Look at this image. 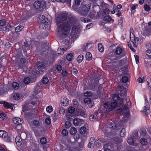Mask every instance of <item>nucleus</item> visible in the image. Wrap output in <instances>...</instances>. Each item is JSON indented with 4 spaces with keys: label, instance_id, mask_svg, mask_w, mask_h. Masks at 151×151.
I'll use <instances>...</instances> for the list:
<instances>
[{
    "label": "nucleus",
    "instance_id": "nucleus-30",
    "mask_svg": "<svg viewBox=\"0 0 151 151\" xmlns=\"http://www.w3.org/2000/svg\"><path fill=\"white\" fill-rule=\"evenodd\" d=\"M86 58L88 60H91L92 58L91 54L89 52H87L86 55Z\"/></svg>",
    "mask_w": 151,
    "mask_h": 151
},
{
    "label": "nucleus",
    "instance_id": "nucleus-3",
    "mask_svg": "<svg viewBox=\"0 0 151 151\" xmlns=\"http://www.w3.org/2000/svg\"><path fill=\"white\" fill-rule=\"evenodd\" d=\"M126 55L124 49L121 47L117 46L115 49L109 54V56L112 58L113 60H117L124 56Z\"/></svg>",
    "mask_w": 151,
    "mask_h": 151
},
{
    "label": "nucleus",
    "instance_id": "nucleus-21",
    "mask_svg": "<svg viewBox=\"0 0 151 151\" xmlns=\"http://www.w3.org/2000/svg\"><path fill=\"white\" fill-rule=\"evenodd\" d=\"M81 2L80 0H75V2L72 6V8L76 9L80 5Z\"/></svg>",
    "mask_w": 151,
    "mask_h": 151
},
{
    "label": "nucleus",
    "instance_id": "nucleus-49",
    "mask_svg": "<svg viewBox=\"0 0 151 151\" xmlns=\"http://www.w3.org/2000/svg\"><path fill=\"white\" fill-rule=\"evenodd\" d=\"M33 124L36 127H38L40 125V123L38 120H34L33 122Z\"/></svg>",
    "mask_w": 151,
    "mask_h": 151
},
{
    "label": "nucleus",
    "instance_id": "nucleus-8",
    "mask_svg": "<svg viewBox=\"0 0 151 151\" xmlns=\"http://www.w3.org/2000/svg\"><path fill=\"white\" fill-rule=\"evenodd\" d=\"M37 18L39 19L38 20V22H40L41 23L45 25H47L48 23V19L45 17L43 15H40L38 16Z\"/></svg>",
    "mask_w": 151,
    "mask_h": 151
},
{
    "label": "nucleus",
    "instance_id": "nucleus-58",
    "mask_svg": "<svg viewBox=\"0 0 151 151\" xmlns=\"http://www.w3.org/2000/svg\"><path fill=\"white\" fill-rule=\"evenodd\" d=\"M146 54L149 58H151V50H148L146 52Z\"/></svg>",
    "mask_w": 151,
    "mask_h": 151
},
{
    "label": "nucleus",
    "instance_id": "nucleus-17",
    "mask_svg": "<svg viewBox=\"0 0 151 151\" xmlns=\"http://www.w3.org/2000/svg\"><path fill=\"white\" fill-rule=\"evenodd\" d=\"M15 141L17 145L18 146L21 145L22 143V139L19 136L16 137L15 139Z\"/></svg>",
    "mask_w": 151,
    "mask_h": 151
},
{
    "label": "nucleus",
    "instance_id": "nucleus-24",
    "mask_svg": "<svg viewBox=\"0 0 151 151\" xmlns=\"http://www.w3.org/2000/svg\"><path fill=\"white\" fill-rule=\"evenodd\" d=\"M67 49L61 47L59 48L57 51V53L58 54L62 55L63 54L64 52Z\"/></svg>",
    "mask_w": 151,
    "mask_h": 151
},
{
    "label": "nucleus",
    "instance_id": "nucleus-25",
    "mask_svg": "<svg viewBox=\"0 0 151 151\" xmlns=\"http://www.w3.org/2000/svg\"><path fill=\"white\" fill-rule=\"evenodd\" d=\"M148 103L146 104V105L144 107L143 111L146 114H147L149 113L150 111L149 110V105H148Z\"/></svg>",
    "mask_w": 151,
    "mask_h": 151
},
{
    "label": "nucleus",
    "instance_id": "nucleus-41",
    "mask_svg": "<svg viewBox=\"0 0 151 151\" xmlns=\"http://www.w3.org/2000/svg\"><path fill=\"white\" fill-rule=\"evenodd\" d=\"M24 27L22 26H19L17 27L15 29L16 32H18L20 31Z\"/></svg>",
    "mask_w": 151,
    "mask_h": 151
},
{
    "label": "nucleus",
    "instance_id": "nucleus-39",
    "mask_svg": "<svg viewBox=\"0 0 151 151\" xmlns=\"http://www.w3.org/2000/svg\"><path fill=\"white\" fill-rule=\"evenodd\" d=\"M12 86L13 88L15 89H17L19 88V85L18 83L16 82H14L12 83Z\"/></svg>",
    "mask_w": 151,
    "mask_h": 151
},
{
    "label": "nucleus",
    "instance_id": "nucleus-14",
    "mask_svg": "<svg viewBox=\"0 0 151 151\" xmlns=\"http://www.w3.org/2000/svg\"><path fill=\"white\" fill-rule=\"evenodd\" d=\"M108 5V4H106L104 2H102V4L100 5L103 8V12L104 14H109L110 12L109 9L108 8L106 7Z\"/></svg>",
    "mask_w": 151,
    "mask_h": 151
},
{
    "label": "nucleus",
    "instance_id": "nucleus-19",
    "mask_svg": "<svg viewBox=\"0 0 151 151\" xmlns=\"http://www.w3.org/2000/svg\"><path fill=\"white\" fill-rule=\"evenodd\" d=\"M0 104H3L4 106L6 108H10L12 105V104H10L4 101H0Z\"/></svg>",
    "mask_w": 151,
    "mask_h": 151
},
{
    "label": "nucleus",
    "instance_id": "nucleus-11",
    "mask_svg": "<svg viewBox=\"0 0 151 151\" xmlns=\"http://www.w3.org/2000/svg\"><path fill=\"white\" fill-rule=\"evenodd\" d=\"M87 125L85 124L84 126L80 129V132L81 134H84L85 136L87 135L88 132V129L87 128Z\"/></svg>",
    "mask_w": 151,
    "mask_h": 151
},
{
    "label": "nucleus",
    "instance_id": "nucleus-20",
    "mask_svg": "<svg viewBox=\"0 0 151 151\" xmlns=\"http://www.w3.org/2000/svg\"><path fill=\"white\" fill-rule=\"evenodd\" d=\"M61 102L63 106H67L69 104V100L66 98L62 99L61 101Z\"/></svg>",
    "mask_w": 151,
    "mask_h": 151
},
{
    "label": "nucleus",
    "instance_id": "nucleus-64",
    "mask_svg": "<svg viewBox=\"0 0 151 151\" xmlns=\"http://www.w3.org/2000/svg\"><path fill=\"white\" fill-rule=\"evenodd\" d=\"M126 61V60L124 59L121 60L119 61V63L121 65H124Z\"/></svg>",
    "mask_w": 151,
    "mask_h": 151
},
{
    "label": "nucleus",
    "instance_id": "nucleus-9",
    "mask_svg": "<svg viewBox=\"0 0 151 151\" xmlns=\"http://www.w3.org/2000/svg\"><path fill=\"white\" fill-rule=\"evenodd\" d=\"M44 2L42 1H36L34 3L33 6L35 8L39 9L44 5Z\"/></svg>",
    "mask_w": 151,
    "mask_h": 151
},
{
    "label": "nucleus",
    "instance_id": "nucleus-22",
    "mask_svg": "<svg viewBox=\"0 0 151 151\" xmlns=\"http://www.w3.org/2000/svg\"><path fill=\"white\" fill-rule=\"evenodd\" d=\"M12 27L9 25H8L5 27H2L3 31H4L8 32L12 30Z\"/></svg>",
    "mask_w": 151,
    "mask_h": 151
},
{
    "label": "nucleus",
    "instance_id": "nucleus-45",
    "mask_svg": "<svg viewBox=\"0 0 151 151\" xmlns=\"http://www.w3.org/2000/svg\"><path fill=\"white\" fill-rule=\"evenodd\" d=\"M111 18L109 16H105L104 18V20L106 22H110L111 19Z\"/></svg>",
    "mask_w": 151,
    "mask_h": 151
},
{
    "label": "nucleus",
    "instance_id": "nucleus-32",
    "mask_svg": "<svg viewBox=\"0 0 151 151\" xmlns=\"http://www.w3.org/2000/svg\"><path fill=\"white\" fill-rule=\"evenodd\" d=\"M66 58L68 60L71 61L73 59L74 56L72 54L70 53L67 55Z\"/></svg>",
    "mask_w": 151,
    "mask_h": 151
},
{
    "label": "nucleus",
    "instance_id": "nucleus-53",
    "mask_svg": "<svg viewBox=\"0 0 151 151\" xmlns=\"http://www.w3.org/2000/svg\"><path fill=\"white\" fill-rule=\"evenodd\" d=\"M44 67L43 64L42 62H39L37 64V68H42Z\"/></svg>",
    "mask_w": 151,
    "mask_h": 151
},
{
    "label": "nucleus",
    "instance_id": "nucleus-43",
    "mask_svg": "<svg viewBox=\"0 0 151 151\" xmlns=\"http://www.w3.org/2000/svg\"><path fill=\"white\" fill-rule=\"evenodd\" d=\"M128 81V78L126 76L123 77L122 78V81L123 83H127V82Z\"/></svg>",
    "mask_w": 151,
    "mask_h": 151
},
{
    "label": "nucleus",
    "instance_id": "nucleus-31",
    "mask_svg": "<svg viewBox=\"0 0 151 151\" xmlns=\"http://www.w3.org/2000/svg\"><path fill=\"white\" fill-rule=\"evenodd\" d=\"M140 142L142 145H145L147 143V139L144 138H142L140 140Z\"/></svg>",
    "mask_w": 151,
    "mask_h": 151
},
{
    "label": "nucleus",
    "instance_id": "nucleus-36",
    "mask_svg": "<svg viewBox=\"0 0 151 151\" xmlns=\"http://www.w3.org/2000/svg\"><path fill=\"white\" fill-rule=\"evenodd\" d=\"M84 102L86 104H88L91 103V100L89 98H86L84 99Z\"/></svg>",
    "mask_w": 151,
    "mask_h": 151
},
{
    "label": "nucleus",
    "instance_id": "nucleus-7",
    "mask_svg": "<svg viewBox=\"0 0 151 151\" xmlns=\"http://www.w3.org/2000/svg\"><path fill=\"white\" fill-rule=\"evenodd\" d=\"M108 124L113 130H117L119 129V126L117 125L114 122L111 120H109L108 122Z\"/></svg>",
    "mask_w": 151,
    "mask_h": 151
},
{
    "label": "nucleus",
    "instance_id": "nucleus-12",
    "mask_svg": "<svg viewBox=\"0 0 151 151\" xmlns=\"http://www.w3.org/2000/svg\"><path fill=\"white\" fill-rule=\"evenodd\" d=\"M112 61L110 63V68L112 70L115 69L118 67V62L117 61L115 62V60H113L112 58H111Z\"/></svg>",
    "mask_w": 151,
    "mask_h": 151
},
{
    "label": "nucleus",
    "instance_id": "nucleus-59",
    "mask_svg": "<svg viewBox=\"0 0 151 151\" xmlns=\"http://www.w3.org/2000/svg\"><path fill=\"white\" fill-rule=\"evenodd\" d=\"M144 8L145 10L147 11H148L150 10V6L147 4H145V5Z\"/></svg>",
    "mask_w": 151,
    "mask_h": 151
},
{
    "label": "nucleus",
    "instance_id": "nucleus-40",
    "mask_svg": "<svg viewBox=\"0 0 151 151\" xmlns=\"http://www.w3.org/2000/svg\"><path fill=\"white\" fill-rule=\"evenodd\" d=\"M47 142L46 139L44 137H42L40 139V142L42 144H45Z\"/></svg>",
    "mask_w": 151,
    "mask_h": 151
},
{
    "label": "nucleus",
    "instance_id": "nucleus-47",
    "mask_svg": "<svg viewBox=\"0 0 151 151\" xmlns=\"http://www.w3.org/2000/svg\"><path fill=\"white\" fill-rule=\"evenodd\" d=\"M84 95L86 96H91L92 95V93L90 91H88L84 93Z\"/></svg>",
    "mask_w": 151,
    "mask_h": 151
},
{
    "label": "nucleus",
    "instance_id": "nucleus-28",
    "mask_svg": "<svg viewBox=\"0 0 151 151\" xmlns=\"http://www.w3.org/2000/svg\"><path fill=\"white\" fill-rule=\"evenodd\" d=\"M42 82V83L44 84H46L48 83L49 81V79H48L47 76L44 77L41 80Z\"/></svg>",
    "mask_w": 151,
    "mask_h": 151
},
{
    "label": "nucleus",
    "instance_id": "nucleus-52",
    "mask_svg": "<svg viewBox=\"0 0 151 151\" xmlns=\"http://www.w3.org/2000/svg\"><path fill=\"white\" fill-rule=\"evenodd\" d=\"M13 97L15 99H20V95L18 93H15L14 94Z\"/></svg>",
    "mask_w": 151,
    "mask_h": 151
},
{
    "label": "nucleus",
    "instance_id": "nucleus-4",
    "mask_svg": "<svg viewBox=\"0 0 151 151\" xmlns=\"http://www.w3.org/2000/svg\"><path fill=\"white\" fill-rule=\"evenodd\" d=\"M91 4H85L81 5L78 11V14L81 16H86L91 9Z\"/></svg>",
    "mask_w": 151,
    "mask_h": 151
},
{
    "label": "nucleus",
    "instance_id": "nucleus-16",
    "mask_svg": "<svg viewBox=\"0 0 151 151\" xmlns=\"http://www.w3.org/2000/svg\"><path fill=\"white\" fill-rule=\"evenodd\" d=\"M62 69V66L60 65H57V66L54 67L52 69L51 71L53 73L54 72V71L55 70H56L60 72L61 71Z\"/></svg>",
    "mask_w": 151,
    "mask_h": 151
},
{
    "label": "nucleus",
    "instance_id": "nucleus-6",
    "mask_svg": "<svg viewBox=\"0 0 151 151\" xmlns=\"http://www.w3.org/2000/svg\"><path fill=\"white\" fill-rule=\"evenodd\" d=\"M128 106H127L126 105H124L121 108L117 109L116 112L120 113L121 114H124L128 112Z\"/></svg>",
    "mask_w": 151,
    "mask_h": 151
},
{
    "label": "nucleus",
    "instance_id": "nucleus-33",
    "mask_svg": "<svg viewBox=\"0 0 151 151\" xmlns=\"http://www.w3.org/2000/svg\"><path fill=\"white\" fill-rule=\"evenodd\" d=\"M36 72L37 74H41L43 71V69H45L43 67L42 68H37Z\"/></svg>",
    "mask_w": 151,
    "mask_h": 151
},
{
    "label": "nucleus",
    "instance_id": "nucleus-5",
    "mask_svg": "<svg viewBox=\"0 0 151 151\" xmlns=\"http://www.w3.org/2000/svg\"><path fill=\"white\" fill-rule=\"evenodd\" d=\"M67 14L66 13H61L59 14L56 17V22L58 24H59L63 23L62 24H60L58 27L62 25L64 23H66L67 22H68L69 23V19L71 17H69V21H65L67 19Z\"/></svg>",
    "mask_w": 151,
    "mask_h": 151
},
{
    "label": "nucleus",
    "instance_id": "nucleus-42",
    "mask_svg": "<svg viewBox=\"0 0 151 151\" xmlns=\"http://www.w3.org/2000/svg\"><path fill=\"white\" fill-rule=\"evenodd\" d=\"M126 132L125 129L124 128H123L121 130L120 132V135L121 137H124L126 134Z\"/></svg>",
    "mask_w": 151,
    "mask_h": 151
},
{
    "label": "nucleus",
    "instance_id": "nucleus-55",
    "mask_svg": "<svg viewBox=\"0 0 151 151\" xmlns=\"http://www.w3.org/2000/svg\"><path fill=\"white\" fill-rule=\"evenodd\" d=\"M6 116L4 113H2L0 114V121L3 120L5 118Z\"/></svg>",
    "mask_w": 151,
    "mask_h": 151
},
{
    "label": "nucleus",
    "instance_id": "nucleus-18",
    "mask_svg": "<svg viewBox=\"0 0 151 151\" xmlns=\"http://www.w3.org/2000/svg\"><path fill=\"white\" fill-rule=\"evenodd\" d=\"M71 0H51L52 1L58 2L60 1L62 3H66L68 5V6L70 7L71 6Z\"/></svg>",
    "mask_w": 151,
    "mask_h": 151
},
{
    "label": "nucleus",
    "instance_id": "nucleus-48",
    "mask_svg": "<svg viewBox=\"0 0 151 151\" xmlns=\"http://www.w3.org/2000/svg\"><path fill=\"white\" fill-rule=\"evenodd\" d=\"M139 40V38L138 37L135 38L134 41V47H137L138 44V42Z\"/></svg>",
    "mask_w": 151,
    "mask_h": 151
},
{
    "label": "nucleus",
    "instance_id": "nucleus-26",
    "mask_svg": "<svg viewBox=\"0 0 151 151\" xmlns=\"http://www.w3.org/2000/svg\"><path fill=\"white\" fill-rule=\"evenodd\" d=\"M25 116L26 118L31 119L33 117V114L31 112H27L25 114Z\"/></svg>",
    "mask_w": 151,
    "mask_h": 151
},
{
    "label": "nucleus",
    "instance_id": "nucleus-44",
    "mask_svg": "<svg viewBox=\"0 0 151 151\" xmlns=\"http://www.w3.org/2000/svg\"><path fill=\"white\" fill-rule=\"evenodd\" d=\"M71 126V124L69 121H67L65 122V127L66 128H70Z\"/></svg>",
    "mask_w": 151,
    "mask_h": 151
},
{
    "label": "nucleus",
    "instance_id": "nucleus-27",
    "mask_svg": "<svg viewBox=\"0 0 151 151\" xmlns=\"http://www.w3.org/2000/svg\"><path fill=\"white\" fill-rule=\"evenodd\" d=\"M29 104V103L26 101L24 104L22 106V111L23 112H25L28 110V108L27 106Z\"/></svg>",
    "mask_w": 151,
    "mask_h": 151
},
{
    "label": "nucleus",
    "instance_id": "nucleus-23",
    "mask_svg": "<svg viewBox=\"0 0 151 151\" xmlns=\"http://www.w3.org/2000/svg\"><path fill=\"white\" fill-rule=\"evenodd\" d=\"M8 136V134L7 132L4 130L0 131V137L3 138H5Z\"/></svg>",
    "mask_w": 151,
    "mask_h": 151
},
{
    "label": "nucleus",
    "instance_id": "nucleus-10",
    "mask_svg": "<svg viewBox=\"0 0 151 151\" xmlns=\"http://www.w3.org/2000/svg\"><path fill=\"white\" fill-rule=\"evenodd\" d=\"M12 120L14 124L18 125H21L24 122V121L22 119L18 117L13 118Z\"/></svg>",
    "mask_w": 151,
    "mask_h": 151
},
{
    "label": "nucleus",
    "instance_id": "nucleus-1",
    "mask_svg": "<svg viewBox=\"0 0 151 151\" xmlns=\"http://www.w3.org/2000/svg\"><path fill=\"white\" fill-rule=\"evenodd\" d=\"M75 17H71L69 19V23L68 22L64 23L57 28L58 37L60 39H63L67 37L69 32V28L73 26L72 31L74 32H78L80 30L81 26L77 23Z\"/></svg>",
    "mask_w": 151,
    "mask_h": 151
},
{
    "label": "nucleus",
    "instance_id": "nucleus-2",
    "mask_svg": "<svg viewBox=\"0 0 151 151\" xmlns=\"http://www.w3.org/2000/svg\"><path fill=\"white\" fill-rule=\"evenodd\" d=\"M112 98L114 101L111 104L110 106H108L107 103H106L104 106V108H106V111L105 112V114H107L108 113L116 108L118 105H122L123 103V100L121 99L116 94H114Z\"/></svg>",
    "mask_w": 151,
    "mask_h": 151
},
{
    "label": "nucleus",
    "instance_id": "nucleus-63",
    "mask_svg": "<svg viewBox=\"0 0 151 151\" xmlns=\"http://www.w3.org/2000/svg\"><path fill=\"white\" fill-rule=\"evenodd\" d=\"M65 110L64 108L62 107L60 108L59 113L60 114H63L65 112Z\"/></svg>",
    "mask_w": 151,
    "mask_h": 151
},
{
    "label": "nucleus",
    "instance_id": "nucleus-15",
    "mask_svg": "<svg viewBox=\"0 0 151 151\" xmlns=\"http://www.w3.org/2000/svg\"><path fill=\"white\" fill-rule=\"evenodd\" d=\"M142 34L144 36H148L151 35V31H149L148 27H145L143 29Z\"/></svg>",
    "mask_w": 151,
    "mask_h": 151
},
{
    "label": "nucleus",
    "instance_id": "nucleus-62",
    "mask_svg": "<svg viewBox=\"0 0 151 151\" xmlns=\"http://www.w3.org/2000/svg\"><path fill=\"white\" fill-rule=\"evenodd\" d=\"M127 44L128 45L130 49L133 52H135V50L132 47V45L129 43V42H128Z\"/></svg>",
    "mask_w": 151,
    "mask_h": 151
},
{
    "label": "nucleus",
    "instance_id": "nucleus-34",
    "mask_svg": "<svg viewBox=\"0 0 151 151\" xmlns=\"http://www.w3.org/2000/svg\"><path fill=\"white\" fill-rule=\"evenodd\" d=\"M23 81L26 84H28L30 83V78L29 77H25Z\"/></svg>",
    "mask_w": 151,
    "mask_h": 151
},
{
    "label": "nucleus",
    "instance_id": "nucleus-29",
    "mask_svg": "<svg viewBox=\"0 0 151 151\" xmlns=\"http://www.w3.org/2000/svg\"><path fill=\"white\" fill-rule=\"evenodd\" d=\"M90 45V43H86L84 44L83 47H82V50L86 52L88 51V46Z\"/></svg>",
    "mask_w": 151,
    "mask_h": 151
},
{
    "label": "nucleus",
    "instance_id": "nucleus-37",
    "mask_svg": "<svg viewBox=\"0 0 151 151\" xmlns=\"http://www.w3.org/2000/svg\"><path fill=\"white\" fill-rule=\"evenodd\" d=\"M83 59V56L82 55H81L78 56L77 58V60L78 63L81 62Z\"/></svg>",
    "mask_w": 151,
    "mask_h": 151
},
{
    "label": "nucleus",
    "instance_id": "nucleus-38",
    "mask_svg": "<svg viewBox=\"0 0 151 151\" xmlns=\"http://www.w3.org/2000/svg\"><path fill=\"white\" fill-rule=\"evenodd\" d=\"M98 48L99 51L100 52H103L104 51V48L103 46L102 45L100 44L99 43L98 45Z\"/></svg>",
    "mask_w": 151,
    "mask_h": 151
},
{
    "label": "nucleus",
    "instance_id": "nucleus-54",
    "mask_svg": "<svg viewBox=\"0 0 151 151\" xmlns=\"http://www.w3.org/2000/svg\"><path fill=\"white\" fill-rule=\"evenodd\" d=\"M45 122L47 124H50L51 122L50 118L49 117L46 118L45 119Z\"/></svg>",
    "mask_w": 151,
    "mask_h": 151
},
{
    "label": "nucleus",
    "instance_id": "nucleus-56",
    "mask_svg": "<svg viewBox=\"0 0 151 151\" xmlns=\"http://www.w3.org/2000/svg\"><path fill=\"white\" fill-rule=\"evenodd\" d=\"M62 133L63 135L66 136L68 134V132L66 129H64L62 130Z\"/></svg>",
    "mask_w": 151,
    "mask_h": 151
},
{
    "label": "nucleus",
    "instance_id": "nucleus-57",
    "mask_svg": "<svg viewBox=\"0 0 151 151\" xmlns=\"http://www.w3.org/2000/svg\"><path fill=\"white\" fill-rule=\"evenodd\" d=\"M151 64V63L150 61H147L145 62V65L147 68H150Z\"/></svg>",
    "mask_w": 151,
    "mask_h": 151
},
{
    "label": "nucleus",
    "instance_id": "nucleus-51",
    "mask_svg": "<svg viewBox=\"0 0 151 151\" xmlns=\"http://www.w3.org/2000/svg\"><path fill=\"white\" fill-rule=\"evenodd\" d=\"M46 110L47 112L50 113L53 110L52 107L51 106H49L47 107Z\"/></svg>",
    "mask_w": 151,
    "mask_h": 151
},
{
    "label": "nucleus",
    "instance_id": "nucleus-35",
    "mask_svg": "<svg viewBox=\"0 0 151 151\" xmlns=\"http://www.w3.org/2000/svg\"><path fill=\"white\" fill-rule=\"evenodd\" d=\"M70 133L72 134H74L77 132V130L74 127H71L70 130Z\"/></svg>",
    "mask_w": 151,
    "mask_h": 151
},
{
    "label": "nucleus",
    "instance_id": "nucleus-50",
    "mask_svg": "<svg viewBox=\"0 0 151 151\" xmlns=\"http://www.w3.org/2000/svg\"><path fill=\"white\" fill-rule=\"evenodd\" d=\"M127 142L130 145H132L134 143V141L132 138H129L127 139Z\"/></svg>",
    "mask_w": 151,
    "mask_h": 151
},
{
    "label": "nucleus",
    "instance_id": "nucleus-61",
    "mask_svg": "<svg viewBox=\"0 0 151 151\" xmlns=\"http://www.w3.org/2000/svg\"><path fill=\"white\" fill-rule=\"evenodd\" d=\"M144 77L142 78H141L140 77H139L137 79V81L138 82L140 83H142L144 81Z\"/></svg>",
    "mask_w": 151,
    "mask_h": 151
},
{
    "label": "nucleus",
    "instance_id": "nucleus-60",
    "mask_svg": "<svg viewBox=\"0 0 151 151\" xmlns=\"http://www.w3.org/2000/svg\"><path fill=\"white\" fill-rule=\"evenodd\" d=\"M68 74V72L66 70H63L62 71V75L64 77H65L67 76Z\"/></svg>",
    "mask_w": 151,
    "mask_h": 151
},
{
    "label": "nucleus",
    "instance_id": "nucleus-13",
    "mask_svg": "<svg viewBox=\"0 0 151 151\" xmlns=\"http://www.w3.org/2000/svg\"><path fill=\"white\" fill-rule=\"evenodd\" d=\"M84 122V121L80 119H75L73 120V124L76 126L81 125Z\"/></svg>",
    "mask_w": 151,
    "mask_h": 151
},
{
    "label": "nucleus",
    "instance_id": "nucleus-46",
    "mask_svg": "<svg viewBox=\"0 0 151 151\" xmlns=\"http://www.w3.org/2000/svg\"><path fill=\"white\" fill-rule=\"evenodd\" d=\"M75 109L73 107H69L68 109V113L72 114L74 111Z\"/></svg>",
    "mask_w": 151,
    "mask_h": 151
}]
</instances>
